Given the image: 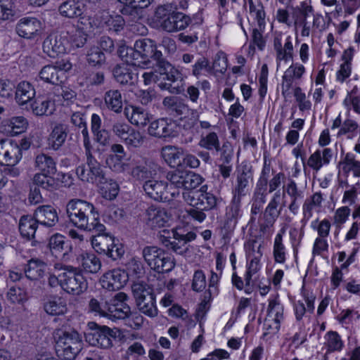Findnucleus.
I'll return each mask as SVG.
<instances>
[{
  "label": "nucleus",
  "mask_w": 360,
  "mask_h": 360,
  "mask_svg": "<svg viewBox=\"0 0 360 360\" xmlns=\"http://www.w3.org/2000/svg\"><path fill=\"white\" fill-rule=\"evenodd\" d=\"M135 46L138 54H141L142 65H148L150 59L153 58L157 62V64L163 59L160 51L157 50V46L154 41L149 39H143L137 40Z\"/></svg>",
  "instance_id": "19"
},
{
  "label": "nucleus",
  "mask_w": 360,
  "mask_h": 360,
  "mask_svg": "<svg viewBox=\"0 0 360 360\" xmlns=\"http://www.w3.org/2000/svg\"><path fill=\"white\" fill-rule=\"evenodd\" d=\"M51 174L36 173L33 178V184L43 189L52 191L58 186L57 180L52 176Z\"/></svg>",
  "instance_id": "41"
},
{
  "label": "nucleus",
  "mask_w": 360,
  "mask_h": 360,
  "mask_svg": "<svg viewBox=\"0 0 360 360\" xmlns=\"http://www.w3.org/2000/svg\"><path fill=\"white\" fill-rule=\"evenodd\" d=\"M186 171L176 169L169 172L167 174V179L169 181L168 185L169 190L179 191V188H184L185 186V181L186 177Z\"/></svg>",
  "instance_id": "44"
},
{
  "label": "nucleus",
  "mask_w": 360,
  "mask_h": 360,
  "mask_svg": "<svg viewBox=\"0 0 360 360\" xmlns=\"http://www.w3.org/2000/svg\"><path fill=\"white\" fill-rule=\"evenodd\" d=\"M249 5V12L257 21L258 27L264 29L265 26V11L263 4L259 1H254L253 0H248Z\"/></svg>",
  "instance_id": "49"
},
{
  "label": "nucleus",
  "mask_w": 360,
  "mask_h": 360,
  "mask_svg": "<svg viewBox=\"0 0 360 360\" xmlns=\"http://www.w3.org/2000/svg\"><path fill=\"white\" fill-rule=\"evenodd\" d=\"M68 40L60 34L53 32L44 40L42 49L44 53L55 58L66 52Z\"/></svg>",
  "instance_id": "18"
},
{
  "label": "nucleus",
  "mask_w": 360,
  "mask_h": 360,
  "mask_svg": "<svg viewBox=\"0 0 360 360\" xmlns=\"http://www.w3.org/2000/svg\"><path fill=\"white\" fill-rule=\"evenodd\" d=\"M139 309L144 314L154 317L158 314L154 294L147 296L145 299L136 301Z\"/></svg>",
  "instance_id": "46"
},
{
  "label": "nucleus",
  "mask_w": 360,
  "mask_h": 360,
  "mask_svg": "<svg viewBox=\"0 0 360 360\" xmlns=\"http://www.w3.org/2000/svg\"><path fill=\"white\" fill-rule=\"evenodd\" d=\"M176 124L171 119L160 118L152 122L148 129V134L158 138L173 137L176 135Z\"/></svg>",
  "instance_id": "20"
},
{
  "label": "nucleus",
  "mask_w": 360,
  "mask_h": 360,
  "mask_svg": "<svg viewBox=\"0 0 360 360\" xmlns=\"http://www.w3.org/2000/svg\"><path fill=\"white\" fill-rule=\"evenodd\" d=\"M34 166L39 173L55 174L57 171L55 160L44 153H40L35 157Z\"/></svg>",
  "instance_id": "34"
},
{
  "label": "nucleus",
  "mask_w": 360,
  "mask_h": 360,
  "mask_svg": "<svg viewBox=\"0 0 360 360\" xmlns=\"http://www.w3.org/2000/svg\"><path fill=\"white\" fill-rule=\"evenodd\" d=\"M198 145L207 150H220L219 139L215 132H210L205 136L202 135Z\"/></svg>",
  "instance_id": "51"
},
{
  "label": "nucleus",
  "mask_w": 360,
  "mask_h": 360,
  "mask_svg": "<svg viewBox=\"0 0 360 360\" xmlns=\"http://www.w3.org/2000/svg\"><path fill=\"white\" fill-rule=\"evenodd\" d=\"M32 109L37 116L49 115L54 111V103L47 98H38L32 104Z\"/></svg>",
  "instance_id": "45"
},
{
  "label": "nucleus",
  "mask_w": 360,
  "mask_h": 360,
  "mask_svg": "<svg viewBox=\"0 0 360 360\" xmlns=\"http://www.w3.org/2000/svg\"><path fill=\"white\" fill-rule=\"evenodd\" d=\"M195 238L194 232H185L183 229H163L159 236L160 241L165 247L178 254H182L186 249L185 245Z\"/></svg>",
  "instance_id": "6"
},
{
  "label": "nucleus",
  "mask_w": 360,
  "mask_h": 360,
  "mask_svg": "<svg viewBox=\"0 0 360 360\" xmlns=\"http://www.w3.org/2000/svg\"><path fill=\"white\" fill-rule=\"evenodd\" d=\"M143 188L146 193L156 201L169 202L180 194L179 191L169 190L167 183L162 181H146Z\"/></svg>",
  "instance_id": "11"
},
{
  "label": "nucleus",
  "mask_w": 360,
  "mask_h": 360,
  "mask_svg": "<svg viewBox=\"0 0 360 360\" xmlns=\"http://www.w3.org/2000/svg\"><path fill=\"white\" fill-rule=\"evenodd\" d=\"M105 104L107 108L115 112H120L122 109V97L120 91L110 89L104 96Z\"/></svg>",
  "instance_id": "40"
},
{
  "label": "nucleus",
  "mask_w": 360,
  "mask_h": 360,
  "mask_svg": "<svg viewBox=\"0 0 360 360\" xmlns=\"http://www.w3.org/2000/svg\"><path fill=\"white\" fill-rule=\"evenodd\" d=\"M124 142L129 148H139L143 145L144 136L139 131L131 129Z\"/></svg>",
  "instance_id": "63"
},
{
  "label": "nucleus",
  "mask_w": 360,
  "mask_h": 360,
  "mask_svg": "<svg viewBox=\"0 0 360 360\" xmlns=\"http://www.w3.org/2000/svg\"><path fill=\"white\" fill-rule=\"evenodd\" d=\"M253 181L251 167L242 164L236 170V181L233 184V195L234 197L242 198L249 192Z\"/></svg>",
  "instance_id": "15"
},
{
  "label": "nucleus",
  "mask_w": 360,
  "mask_h": 360,
  "mask_svg": "<svg viewBox=\"0 0 360 360\" xmlns=\"http://www.w3.org/2000/svg\"><path fill=\"white\" fill-rule=\"evenodd\" d=\"M113 76L121 84H133L137 79V74L134 73L129 65L124 63L116 65Z\"/></svg>",
  "instance_id": "31"
},
{
  "label": "nucleus",
  "mask_w": 360,
  "mask_h": 360,
  "mask_svg": "<svg viewBox=\"0 0 360 360\" xmlns=\"http://www.w3.org/2000/svg\"><path fill=\"white\" fill-rule=\"evenodd\" d=\"M157 66L161 75H165L166 80L172 84H183V79L181 72L172 65L165 58L161 60Z\"/></svg>",
  "instance_id": "33"
},
{
  "label": "nucleus",
  "mask_w": 360,
  "mask_h": 360,
  "mask_svg": "<svg viewBox=\"0 0 360 360\" xmlns=\"http://www.w3.org/2000/svg\"><path fill=\"white\" fill-rule=\"evenodd\" d=\"M130 175L136 180L143 181L157 174L158 166L151 160L134 156L130 159Z\"/></svg>",
  "instance_id": "12"
},
{
  "label": "nucleus",
  "mask_w": 360,
  "mask_h": 360,
  "mask_svg": "<svg viewBox=\"0 0 360 360\" xmlns=\"http://www.w3.org/2000/svg\"><path fill=\"white\" fill-rule=\"evenodd\" d=\"M103 186L101 187V193L102 196L107 199L112 200L116 198L119 191V186L117 182L110 180V181H105L103 183Z\"/></svg>",
  "instance_id": "60"
},
{
  "label": "nucleus",
  "mask_w": 360,
  "mask_h": 360,
  "mask_svg": "<svg viewBox=\"0 0 360 360\" xmlns=\"http://www.w3.org/2000/svg\"><path fill=\"white\" fill-rule=\"evenodd\" d=\"M127 295L124 292L117 293L112 303L109 304L106 317L110 319H125L130 314V307L124 302Z\"/></svg>",
  "instance_id": "22"
},
{
  "label": "nucleus",
  "mask_w": 360,
  "mask_h": 360,
  "mask_svg": "<svg viewBox=\"0 0 360 360\" xmlns=\"http://www.w3.org/2000/svg\"><path fill=\"white\" fill-rule=\"evenodd\" d=\"M192 75L196 78H199L207 74H212V68L210 61L205 57H200L192 65Z\"/></svg>",
  "instance_id": "52"
},
{
  "label": "nucleus",
  "mask_w": 360,
  "mask_h": 360,
  "mask_svg": "<svg viewBox=\"0 0 360 360\" xmlns=\"http://www.w3.org/2000/svg\"><path fill=\"white\" fill-rule=\"evenodd\" d=\"M86 165L82 164L76 169V174L82 181L91 184H103L106 177L102 165L96 160L91 153V141L85 140Z\"/></svg>",
  "instance_id": "4"
},
{
  "label": "nucleus",
  "mask_w": 360,
  "mask_h": 360,
  "mask_svg": "<svg viewBox=\"0 0 360 360\" xmlns=\"http://www.w3.org/2000/svg\"><path fill=\"white\" fill-rule=\"evenodd\" d=\"M35 96L33 86L28 82H20L16 88L15 99L19 105H24Z\"/></svg>",
  "instance_id": "37"
},
{
  "label": "nucleus",
  "mask_w": 360,
  "mask_h": 360,
  "mask_svg": "<svg viewBox=\"0 0 360 360\" xmlns=\"http://www.w3.org/2000/svg\"><path fill=\"white\" fill-rule=\"evenodd\" d=\"M129 121L139 127L146 126L148 122V113L139 107L131 106V112H126Z\"/></svg>",
  "instance_id": "43"
},
{
  "label": "nucleus",
  "mask_w": 360,
  "mask_h": 360,
  "mask_svg": "<svg viewBox=\"0 0 360 360\" xmlns=\"http://www.w3.org/2000/svg\"><path fill=\"white\" fill-rule=\"evenodd\" d=\"M86 10L84 4L75 0H68L58 7L60 14L64 17L74 18L80 17Z\"/></svg>",
  "instance_id": "30"
},
{
  "label": "nucleus",
  "mask_w": 360,
  "mask_h": 360,
  "mask_svg": "<svg viewBox=\"0 0 360 360\" xmlns=\"http://www.w3.org/2000/svg\"><path fill=\"white\" fill-rule=\"evenodd\" d=\"M126 273L129 276L136 278L141 277L145 274V269L140 259L131 257L125 264Z\"/></svg>",
  "instance_id": "53"
},
{
  "label": "nucleus",
  "mask_w": 360,
  "mask_h": 360,
  "mask_svg": "<svg viewBox=\"0 0 360 360\" xmlns=\"http://www.w3.org/2000/svg\"><path fill=\"white\" fill-rule=\"evenodd\" d=\"M27 125V120L22 116L13 117L8 121V131L12 135H18L24 132Z\"/></svg>",
  "instance_id": "54"
},
{
  "label": "nucleus",
  "mask_w": 360,
  "mask_h": 360,
  "mask_svg": "<svg viewBox=\"0 0 360 360\" xmlns=\"http://www.w3.org/2000/svg\"><path fill=\"white\" fill-rule=\"evenodd\" d=\"M202 181L203 179L200 174L187 172L184 191H197L195 188L202 183Z\"/></svg>",
  "instance_id": "62"
},
{
  "label": "nucleus",
  "mask_w": 360,
  "mask_h": 360,
  "mask_svg": "<svg viewBox=\"0 0 360 360\" xmlns=\"http://www.w3.org/2000/svg\"><path fill=\"white\" fill-rule=\"evenodd\" d=\"M332 157L333 152L330 148H326L323 150H316L310 155L307 162L305 161V166H308L317 172L324 165L330 163Z\"/></svg>",
  "instance_id": "27"
},
{
  "label": "nucleus",
  "mask_w": 360,
  "mask_h": 360,
  "mask_svg": "<svg viewBox=\"0 0 360 360\" xmlns=\"http://www.w3.org/2000/svg\"><path fill=\"white\" fill-rule=\"evenodd\" d=\"M4 165H15L22 158L21 148L12 140L6 141Z\"/></svg>",
  "instance_id": "36"
},
{
  "label": "nucleus",
  "mask_w": 360,
  "mask_h": 360,
  "mask_svg": "<svg viewBox=\"0 0 360 360\" xmlns=\"http://www.w3.org/2000/svg\"><path fill=\"white\" fill-rule=\"evenodd\" d=\"M48 271V265L37 257H32L27 261L24 271L26 277L31 281H38L42 278Z\"/></svg>",
  "instance_id": "24"
},
{
  "label": "nucleus",
  "mask_w": 360,
  "mask_h": 360,
  "mask_svg": "<svg viewBox=\"0 0 360 360\" xmlns=\"http://www.w3.org/2000/svg\"><path fill=\"white\" fill-rule=\"evenodd\" d=\"M241 198L233 196L230 205L226 209V217L231 221H236L241 216Z\"/></svg>",
  "instance_id": "61"
},
{
  "label": "nucleus",
  "mask_w": 360,
  "mask_h": 360,
  "mask_svg": "<svg viewBox=\"0 0 360 360\" xmlns=\"http://www.w3.org/2000/svg\"><path fill=\"white\" fill-rule=\"evenodd\" d=\"M292 17L294 20V25L302 27L301 35L302 37H309L310 34L311 26L308 20L311 17L313 18V26L318 27L316 22L319 19V15L314 14L312 6L307 1H302L299 6L292 8Z\"/></svg>",
  "instance_id": "8"
},
{
  "label": "nucleus",
  "mask_w": 360,
  "mask_h": 360,
  "mask_svg": "<svg viewBox=\"0 0 360 360\" xmlns=\"http://www.w3.org/2000/svg\"><path fill=\"white\" fill-rule=\"evenodd\" d=\"M68 134V126L65 124H56L48 139L49 146L54 150H58L65 142Z\"/></svg>",
  "instance_id": "28"
},
{
  "label": "nucleus",
  "mask_w": 360,
  "mask_h": 360,
  "mask_svg": "<svg viewBox=\"0 0 360 360\" xmlns=\"http://www.w3.org/2000/svg\"><path fill=\"white\" fill-rule=\"evenodd\" d=\"M33 216L39 224L46 227H52L58 221L57 211L51 205L39 206Z\"/></svg>",
  "instance_id": "26"
},
{
  "label": "nucleus",
  "mask_w": 360,
  "mask_h": 360,
  "mask_svg": "<svg viewBox=\"0 0 360 360\" xmlns=\"http://www.w3.org/2000/svg\"><path fill=\"white\" fill-rule=\"evenodd\" d=\"M283 231L277 233L274 243V257L275 262L278 263H284L285 261V247L283 243Z\"/></svg>",
  "instance_id": "55"
},
{
  "label": "nucleus",
  "mask_w": 360,
  "mask_h": 360,
  "mask_svg": "<svg viewBox=\"0 0 360 360\" xmlns=\"http://www.w3.org/2000/svg\"><path fill=\"white\" fill-rule=\"evenodd\" d=\"M38 224L34 216L24 215L21 217L18 225L21 236L28 240L34 238Z\"/></svg>",
  "instance_id": "32"
},
{
  "label": "nucleus",
  "mask_w": 360,
  "mask_h": 360,
  "mask_svg": "<svg viewBox=\"0 0 360 360\" xmlns=\"http://www.w3.org/2000/svg\"><path fill=\"white\" fill-rule=\"evenodd\" d=\"M104 231L97 233V236L92 238L91 244L96 252L106 255L114 243L115 238L112 236L103 233Z\"/></svg>",
  "instance_id": "38"
},
{
  "label": "nucleus",
  "mask_w": 360,
  "mask_h": 360,
  "mask_svg": "<svg viewBox=\"0 0 360 360\" xmlns=\"http://www.w3.org/2000/svg\"><path fill=\"white\" fill-rule=\"evenodd\" d=\"M267 313L268 319L274 321L276 324V328H278L283 319V307L277 298L269 300Z\"/></svg>",
  "instance_id": "42"
},
{
  "label": "nucleus",
  "mask_w": 360,
  "mask_h": 360,
  "mask_svg": "<svg viewBox=\"0 0 360 360\" xmlns=\"http://www.w3.org/2000/svg\"><path fill=\"white\" fill-rule=\"evenodd\" d=\"M131 291L136 301L145 299L153 293L152 289L143 282H135L131 285Z\"/></svg>",
  "instance_id": "57"
},
{
  "label": "nucleus",
  "mask_w": 360,
  "mask_h": 360,
  "mask_svg": "<svg viewBox=\"0 0 360 360\" xmlns=\"http://www.w3.org/2000/svg\"><path fill=\"white\" fill-rule=\"evenodd\" d=\"M161 155L169 166L174 167L180 165V158L183 155V149L173 146H166L162 148Z\"/></svg>",
  "instance_id": "39"
},
{
  "label": "nucleus",
  "mask_w": 360,
  "mask_h": 360,
  "mask_svg": "<svg viewBox=\"0 0 360 360\" xmlns=\"http://www.w3.org/2000/svg\"><path fill=\"white\" fill-rule=\"evenodd\" d=\"M164 109L172 116L182 119L191 114L194 122L198 118L195 110L191 109L183 99L177 96H169L164 98L162 101Z\"/></svg>",
  "instance_id": "14"
},
{
  "label": "nucleus",
  "mask_w": 360,
  "mask_h": 360,
  "mask_svg": "<svg viewBox=\"0 0 360 360\" xmlns=\"http://www.w3.org/2000/svg\"><path fill=\"white\" fill-rule=\"evenodd\" d=\"M274 49L277 61H288L293 58L292 38L281 32L276 33L274 39Z\"/></svg>",
  "instance_id": "17"
},
{
  "label": "nucleus",
  "mask_w": 360,
  "mask_h": 360,
  "mask_svg": "<svg viewBox=\"0 0 360 360\" xmlns=\"http://www.w3.org/2000/svg\"><path fill=\"white\" fill-rule=\"evenodd\" d=\"M78 259L82 269L86 273L96 274L101 268L100 259L94 253H82Z\"/></svg>",
  "instance_id": "35"
},
{
  "label": "nucleus",
  "mask_w": 360,
  "mask_h": 360,
  "mask_svg": "<svg viewBox=\"0 0 360 360\" xmlns=\"http://www.w3.org/2000/svg\"><path fill=\"white\" fill-rule=\"evenodd\" d=\"M39 77L41 80L54 85L63 82L65 77L63 70L54 65H46L39 72Z\"/></svg>",
  "instance_id": "29"
},
{
  "label": "nucleus",
  "mask_w": 360,
  "mask_h": 360,
  "mask_svg": "<svg viewBox=\"0 0 360 360\" xmlns=\"http://www.w3.org/2000/svg\"><path fill=\"white\" fill-rule=\"evenodd\" d=\"M128 281V274L124 270L114 269L105 272L100 279L102 287L109 291L119 290Z\"/></svg>",
  "instance_id": "16"
},
{
  "label": "nucleus",
  "mask_w": 360,
  "mask_h": 360,
  "mask_svg": "<svg viewBox=\"0 0 360 360\" xmlns=\"http://www.w3.org/2000/svg\"><path fill=\"white\" fill-rule=\"evenodd\" d=\"M71 122L78 127L79 128L82 129V135L83 136V143L84 146H85V140L86 137L88 140V141H90L89 132L86 127V119L85 115L84 113L81 112H76L72 113L71 116Z\"/></svg>",
  "instance_id": "59"
},
{
  "label": "nucleus",
  "mask_w": 360,
  "mask_h": 360,
  "mask_svg": "<svg viewBox=\"0 0 360 360\" xmlns=\"http://www.w3.org/2000/svg\"><path fill=\"white\" fill-rule=\"evenodd\" d=\"M142 256L150 268L159 274L169 272L175 266L174 259L157 246L144 247Z\"/></svg>",
  "instance_id": "5"
},
{
  "label": "nucleus",
  "mask_w": 360,
  "mask_h": 360,
  "mask_svg": "<svg viewBox=\"0 0 360 360\" xmlns=\"http://www.w3.org/2000/svg\"><path fill=\"white\" fill-rule=\"evenodd\" d=\"M56 351L64 360H73L83 347L82 336L75 330H63L58 329L55 332Z\"/></svg>",
  "instance_id": "3"
},
{
  "label": "nucleus",
  "mask_w": 360,
  "mask_h": 360,
  "mask_svg": "<svg viewBox=\"0 0 360 360\" xmlns=\"http://www.w3.org/2000/svg\"><path fill=\"white\" fill-rule=\"evenodd\" d=\"M323 200L320 193H315L309 199H307L303 205V220L308 221L312 217V211L316 207H320Z\"/></svg>",
  "instance_id": "50"
},
{
  "label": "nucleus",
  "mask_w": 360,
  "mask_h": 360,
  "mask_svg": "<svg viewBox=\"0 0 360 360\" xmlns=\"http://www.w3.org/2000/svg\"><path fill=\"white\" fill-rule=\"evenodd\" d=\"M262 245L257 240H249L245 244L247 259H260L262 256Z\"/></svg>",
  "instance_id": "58"
},
{
  "label": "nucleus",
  "mask_w": 360,
  "mask_h": 360,
  "mask_svg": "<svg viewBox=\"0 0 360 360\" xmlns=\"http://www.w3.org/2000/svg\"><path fill=\"white\" fill-rule=\"evenodd\" d=\"M170 216L165 209L156 206H148L144 212V221L151 229L161 228L166 226Z\"/></svg>",
  "instance_id": "21"
},
{
  "label": "nucleus",
  "mask_w": 360,
  "mask_h": 360,
  "mask_svg": "<svg viewBox=\"0 0 360 360\" xmlns=\"http://www.w3.org/2000/svg\"><path fill=\"white\" fill-rule=\"evenodd\" d=\"M325 338L326 340L325 345L327 347L328 352L340 351L342 349L343 342L337 332L329 331Z\"/></svg>",
  "instance_id": "56"
},
{
  "label": "nucleus",
  "mask_w": 360,
  "mask_h": 360,
  "mask_svg": "<svg viewBox=\"0 0 360 360\" xmlns=\"http://www.w3.org/2000/svg\"><path fill=\"white\" fill-rule=\"evenodd\" d=\"M129 158L125 162H123L124 158L119 157L117 155H110L106 159V164L109 168L117 173H122L129 169L130 159Z\"/></svg>",
  "instance_id": "47"
},
{
  "label": "nucleus",
  "mask_w": 360,
  "mask_h": 360,
  "mask_svg": "<svg viewBox=\"0 0 360 360\" xmlns=\"http://www.w3.org/2000/svg\"><path fill=\"white\" fill-rule=\"evenodd\" d=\"M176 9V6L172 4H165L156 9L155 16L159 20L161 27L168 32L184 30L191 22L189 16L175 11Z\"/></svg>",
  "instance_id": "2"
},
{
  "label": "nucleus",
  "mask_w": 360,
  "mask_h": 360,
  "mask_svg": "<svg viewBox=\"0 0 360 360\" xmlns=\"http://www.w3.org/2000/svg\"><path fill=\"white\" fill-rule=\"evenodd\" d=\"M124 5L121 10L122 15L137 20L142 16L144 8H148L154 0H117Z\"/></svg>",
  "instance_id": "23"
},
{
  "label": "nucleus",
  "mask_w": 360,
  "mask_h": 360,
  "mask_svg": "<svg viewBox=\"0 0 360 360\" xmlns=\"http://www.w3.org/2000/svg\"><path fill=\"white\" fill-rule=\"evenodd\" d=\"M182 197L187 204L201 210L209 211L217 206L216 197L207 192L205 186L198 191H183Z\"/></svg>",
  "instance_id": "9"
},
{
  "label": "nucleus",
  "mask_w": 360,
  "mask_h": 360,
  "mask_svg": "<svg viewBox=\"0 0 360 360\" xmlns=\"http://www.w3.org/2000/svg\"><path fill=\"white\" fill-rule=\"evenodd\" d=\"M281 193L280 191H276L265 208L263 214V221L259 222V232L265 234L273 227L277 218L281 214L283 205L280 206Z\"/></svg>",
  "instance_id": "13"
},
{
  "label": "nucleus",
  "mask_w": 360,
  "mask_h": 360,
  "mask_svg": "<svg viewBox=\"0 0 360 360\" xmlns=\"http://www.w3.org/2000/svg\"><path fill=\"white\" fill-rule=\"evenodd\" d=\"M88 326L91 331L86 334V342L92 346L103 349H108L112 347V341L117 338L119 330L100 326L95 322H89Z\"/></svg>",
  "instance_id": "7"
},
{
  "label": "nucleus",
  "mask_w": 360,
  "mask_h": 360,
  "mask_svg": "<svg viewBox=\"0 0 360 360\" xmlns=\"http://www.w3.org/2000/svg\"><path fill=\"white\" fill-rule=\"evenodd\" d=\"M68 271L62 272L61 288L66 292L79 295L88 288L84 276L78 272L76 267H68Z\"/></svg>",
  "instance_id": "10"
},
{
  "label": "nucleus",
  "mask_w": 360,
  "mask_h": 360,
  "mask_svg": "<svg viewBox=\"0 0 360 360\" xmlns=\"http://www.w3.org/2000/svg\"><path fill=\"white\" fill-rule=\"evenodd\" d=\"M66 212L70 222L81 230L96 233L105 230V226L100 222L96 207L89 202L72 199L66 205Z\"/></svg>",
  "instance_id": "1"
},
{
  "label": "nucleus",
  "mask_w": 360,
  "mask_h": 360,
  "mask_svg": "<svg viewBox=\"0 0 360 360\" xmlns=\"http://www.w3.org/2000/svg\"><path fill=\"white\" fill-rule=\"evenodd\" d=\"M86 58L88 63L92 65H101L105 60L104 53L98 46H93L88 51Z\"/></svg>",
  "instance_id": "64"
},
{
  "label": "nucleus",
  "mask_w": 360,
  "mask_h": 360,
  "mask_svg": "<svg viewBox=\"0 0 360 360\" xmlns=\"http://www.w3.org/2000/svg\"><path fill=\"white\" fill-rule=\"evenodd\" d=\"M41 22L34 18H22L16 25L18 34L25 39H33L39 34Z\"/></svg>",
  "instance_id": "25"
},
{
  "label": "nucleus",
  "mask_w": 360,
  "mask_h": 360,
  "mask_svg": "<svg viewBox=\"0 0 360 360\" xmlns=\"http://www.w3.org/2000/svg\"><path fill=\"white\" fill-rule=\"evenodd\" d=\"M44 311L50 315L57 316L66 313V304L59 297L49 299L44 304Z\"/></svg>",
  "instance_id": "48"
}]
</instances>
